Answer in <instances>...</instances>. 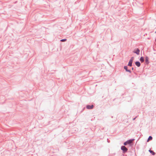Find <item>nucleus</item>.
Wrapping results in <instances>:
<instances>
[{
  "label": "nucleus",
  "mask_w": 156,
  "mask_h": 156,
  "mask_svg": "<svg viewBox=\"0 0 156 156\" xmlns=\"http://www.w3.org/2000/svg\"><path fill=\"white\" fill-rule=\"evenodd\" d=\"M133 57H132L131 58V59L130 60L129 62L128 63V65L129 66H131L132 65V63L133 61Z\"/></svg>",
  "instance_id": "f257e3e1"
},
{
  "label": "nucleus",
  "mask_w": 156,
  "mask_h": 156,
  "mask_svg": "<svg viewBox=\"0 0 156 156\" xmlns=\"http://www.w3.org/2000/svg\"><path fill=\"white\" fill-rule=\"evenodd\" d=\"M133 52L135 53L137 55H139L140 53V50L138 49H135Z\"/></svg>",
  "instance_id": "f03ea898"
},
{
  "label": "nucleus",
  "mask_w": 156,
  "mask_h": 156,
  "mask_svg": "<svg viewBox=\"0 0 156 156\" xmlns=\"http://www.w3.org/2000/svg\"><path fill=\"white\" fill-rule=\"evenodd\" d=\"M121 149L122 150L125 152L126 151L128 150L124 146H122Z\"/></svg>",
  "instance_id": "7ed1b4c3"
},
{
  "label": "nucleus",
  "mask_w": 156,
  "mask_h": 156,
  "mask_svg": "<svg viewBox=\"0 0 156 156\" xmlns=\"http://www.w3.org/2000/svg\"><path fill=\"white\" fill-rule=\"evenodd\" d=\"M94 107V105H87V108L88 109H92Z\"/></svg>",
  "instance_id": "20e7f679"
},
{
  "label": "nucleus",
  "mask_w": 156,
  "mask_h": 156,
  "mask_svg": "<svg viewBox=\"0 0 156 156\" xmlns=\"http://www.w3.org/2000/svg\"><path fill=\"white\" fill-rule=\"evenodd\" d=\"M134 139H131V140H127V141H126L128 144H130L131 143L133 142V141L134 140Z\"/></svg>",
  "instance_id": "39448f33"
},
{
  "label": "nucleus",
  "mask_w": 156,
  "mask_h": 156,
  "mask_svg": "<svg viewBox=\"0 0 156 156\" xmlns=\"http://www.w3.org/2000/svg\"><path fill=\"white\" fill-rule=\"evenodd\" d=\"M135 64L138 67H140V62H135Z\"/></svg>",
  "instance_id": "423d86ee"
},
{
  "label": "nucleus",
  "mask_w": 156,
  "mask_h": 156,
  "mask_svg": "<svg viewBox=\"0 0 156 156\" xmlns=\"http://www.w3.org/2000/svg\"><path fill=\"white\" fill-rule=\"evenodd\" d=\"M124 68L127 72H129V73H131V71L130 70L127 69V66H124Z\"/></svg>",
  "instance_id": "0eeeda50"
},
{
  "label": "nucleus",
  "mask_w": 156,
  "mask_h": 156,
  "mask_svg": "<svg viewBox=\"0 0 156 156\" xmlns=\"http://www.w3.org/2000/svg\"><path fill=\"white\" fill-rule=\"evenodd\" d=\"M152 138L151 136H149L147 140V142H148L150 140H152Z\"/></svg>",
  "instance_id": "6e6552de"
},
{
  "label": "nucleus",
  "mask_w": 156,
  "mask_h": 156,
  "mask_svg": "<svg viewBox=\"0 0 156 156\" xmlns=\"http://www.w3.org/2000/svg\"><path fill=\"white\" fill-rule=\"evenodd\" d=\"M140 60L141 62H143L144 61V58L143 57H141L140 59Z\"/></svg>",
  "instance_id": "1a4fd4ad"
},
{
  "label": "nucleus",
  "mask_w": 156,
  "mask_h": 156,
  "mask_svg": "<svg viewBox=\"0 0 156 156\" xmlns=\"http://www.w3.org/2000/svg\"><path fill=\"white\" fill-rule=\"evenodd\" d=\"M149 151L153 155H154L155 154V153L153 151H151V150H149Z\"/></svg>",
  "instance_id": "9d476101"
},
{
  "label": "nucleus",
  "mask_w": 156,
  "mask_h": 156,
  "mask_svg": "<svg viewBox=\"0 0 156 156\" xmlns=\"http://www.w3.org/2000/svg\"><path fill=\"white\" fill-rule=\"evenodd\" d=\"M66 39H62L61 40V41L62 42H63V41H66Z\"/></svg>",
  "instance_id": "9b49d317"
},
{
  "label": "nucleus",
  "mask_w": 156,
  "mask_h": 156,
  "mask_svg": "<svg viewBox=\"0 0 156 156\" xmlns=\"http://www.w3.org/2000/svg\"><path fill=\"white\" fill-rule=\"evenodd\" d=\"M127 144H127V142H126H126H125V143H124V145H126Z\"/></svg>",
  "instance_id": "f8f14e48"
},
{
  "label": "nucleus",
  "mask_w": 156,
  "mask_h": 156,
  "mask_svg": "<svg viewBox=\"0 0 156 156\" xmlns=\"http://www.w3.org/2000/svg\"><path fill=\"white\" fill-rule=\"evenodd\" d=\"M145 60H146V62H147V61H148V58H147H147H146Z\"/></svg>",
  "instance_id": "ddd939ff"
},
{
  "label": "nucleus",
  "mask_w": 156,
  "mask_h": 156,
  "mask_svg": "<svg viewBox=\"0 0 156 156\" xmlns=\"http://www.w3.org/2000/svg\"><path fill=\"white\" fill-rule=\"evenodd\" d=\"M132 70H133V68H132Z\"/></svg>",
  "instance_id": "4468645a"
},
{
  "label": "nucleus",
  "mask_w": 156,
  "mask_h": 156,
  "mask_svg": "<svg viewBox=\"0 0 156 156\" xmlns=\"http://www.w3.org/2000/svg\"><path fill=\"white\" fill-rule=\"evenodd\" d=\"M155 33H156V31H155Z\"/></svg>",
  "instance_id": "2eb2a0df"
}]
</instances>
